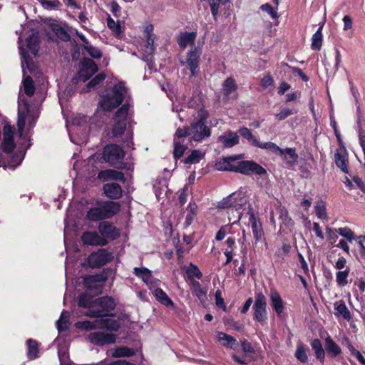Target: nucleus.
Returning a JSON list of instances; mask_svg holds the SVG:
<instances>
[{
  "label": "nucleus",
  "instance_id": "61",
  "mask_svg": "<svg viewBox=\"0 0 365 365\" xmlns=\"http://www.w3.org/2000/svg\"><path fill=\"white\" fill-rule=\"evenodd\" d=\"M41 4L45 9H58L60 6H61V3L58 0H53V1H40Z\"/></svg>",
  "mask_w": 365,
  "mask_h": 365
},
{
  "label": "nucleus",
  "instance_id": "63",
  "mask_svg": "<svg viewBox=\"0 0 365 365\" xmlns=\"http://www.w3.org/2000/svg\"><path fill=\"white\" fill-rule=\"evenodd\" d=\"M292 114L293 111L292 109L288 108H283L278 113L275 114V118L279 120H282Z\"/></svg>",
  "mask_w": 365,
  "mask_h": 365
},
{
  "label": "nucleus",
  "instance_id": "49",
  "mask_svg": "<svg viewBox=\"0 0 365 365\" xmlns=\"http://www.w3.org/2000/svg\"><path fill=\"white\" fill-rule=\"evenodd\" d=\"M316 215L321 220H327V210L325 203L322 201L319 202L315 206Z\"/></svg>",
  "mask_w": 365,
  "mask_h": 365
},
{
  "label": "nucleus",
  "instance_id": "22",
  "mask_svg": "<svg viewBox=\"0 0 365 365\" xmlns=\"http://www.w3.org/2000/svg\"><path fill=\"white\" fill-rule=\"evenodd\" d=\"M82 241L85 245L104 246L107 245L106 238L101 237L96 232H86L82 235Z\"/></svg>",
  "mask_w": 365,
  "mask_h": 365
},
{
  "label": "nucleus",
  "instance_id": "40",
  "mask_svg": "<svg viewBox=\"0 0 365 365\" xmlns=\"http://www.w3.org/2000/svg\"><path fill=\"white\" fill-rule=\"evenodd\" d=\"M204 154L199 150H193L191 153L184 160L186 164H195L200 162Z\"/></svg>",
  "mask_w": 365,
  "mask_h": 365
},
{
  "label": "nucleus",
  "instance_id": "46",
  "mask_svg": "<svg viewBox=\"0 0 365 365\" xmlns=\"http://www.w3.org/2000/svg\"><path fill=\"white\" fill-rule=\"evenodd\" d=\"M106 78V74L104 73H101L96 75L93 79H91L86 86V89H84L83 91L86 92L89 91L91 88H94L96 86L101 83Z\"/></svg>",
  "mask_w": 365,
  "mask_h": 365
},
{
  "label": "nucleus",
  "instance_id": "56",
  "mask_svg": "<svg viewBox=\"0 0 365 365\" xmlns=\"http://www.w3.org/2000/svg\"><path fill=\"white\" fill-rule=\"evenodd\" d=\"M187 146L181 144L179 142H175V147L173 150V156L175 159H179L182 157L187 149Z\"/></svg>",
  "mask_w": 365,
  "mask_h": 365
},
{
  "label": "nucleus",
  "instance_id": "54",
  "mask_svg": "<svg viewBox=\"0 0 365 365\" xmlns=\"http://www.w3.org/2000/svg\"><path fill=\"white\" fill-rule=\"evenodd\" d=\"M196 208H197V206L195 204L192 205L191 203H190L189 212L187 214L185 222V225L186 226H189L192 223L194 218L196 215Z\"/></svg>",
  "mask_w": 365,
  "mask_h": 365
},
{
  "label": "nucleus",
  "instance_id": "18",
  "mask_svg": "<svg viewBox=\"0 0 365 365\" xmlns=\"http://www.w3.org/2000/svg\"><path fill=\"white\" fill-rule=\"evenodd\" d=\"M15 147L14 142V128L6 124L3 128V142L1 148L4 152L9 153Z\"/></svg>",
  "mask_w": 365,
  "mask_h": 365
},
{
  "label": "nucleus",
  "instance_id": "17",
  "mask_svg": "<svg viewBox=\"0 0 365 365\" xmlns=\"http://www.w3.org/2000/svg\"><path fill=\"white\" fill-rule=\"evenodd\" d=\"M88 339L91 343L98 346L113 344L115 341V336L114 334L101 331L91 333Z\"/></svg>",
  "mask_w": 365,
  "mask_h": 365
},
{
  "label": "nucleus",
  "instance_id": "34",
  "mask_svg": "<svg viewBox=\"0 0 365 365\" xmlns=\"http://www.w3.org/2000/svg\"><path fill=\"white\" fill-rule=\"evenodd\" d=\"M325 349L332 357L339 356L341 352L340 346L329 336L325 339Z\"/></svg>",
  "mask_w": 365,
  "mask_h": 365
},
{
  "label": "nucleus",
  "instance_id": "57",
  "mask_svg": "<svg viewBox=\"0 0 365 365\" xmlns=\"http://www.w3.org/2000/svg\"><path fill=\"white\" fill-rule=\"evenodd\" d=\"M349 271L348 269H346L344 271H339L336 273V278L339 285L344 286L348 283L347 277L349 275Z\"/></svg>",
  "mask_w": 365,
  "mask_h": 365
},
{
  "label": "nucleus",
  "instance_id": "16",
  "mask_svg": "<svg viewBox=\"0 0 365 365\" xmlns=\"http://www.w3.org/2000/svg\"><path fill=\"white\" fill-rule=\"evenodd\" d=\"M103 155L106 162L114 165L120 162L125 153L120 146L110 145L104 148Z\"/></svg>",
  "mask_w": 365,
  "mask_h": 365
},
{
  "label": "nucleus",
  "instance_id": "13",
  "mask_svg": "<svg viewBox=\"0 0 365 365\" xmlns=\"http://www.w3.org/2000/svg\"><path fill=\"white\" fill-rule=\"evenodd\" d=\"M19 53L22 58L21 66L23 71L24 72V69L26 68L31 73L34 72L36 66L34 58L37 57L38 47H19Z\"/></svg>",
  "mask_w": 365,
  "mask_h": 365
},
{
  "label": "nucleus",
  "instance_id": "8",
  "mask_svg": "<svg viewBox=\"0 0 365 365\" xmlns=\"http://www.w3.org/2000/svg\"><path fill=\"white\" fill-rule=\"evenodd\" d=\"M253 319L264 325L267 320V299L262 292H257L255 294V301L253 305Z\"/></svg>",
  "mask_w": 365,
  "mask_h": 365
},
{
  "label": "nucleus",
  "instance_id": "35",
  "mask_svg": "<svg viewBox=\"0 0 365 365\" xmlns=\"http://www.w3.org/2000/svg\"><path fill=\"white\" fill-rule=\"evenodd\" d=\"M238 133L242 138L246 139L250 144L257 148H259V146H261V143L252 134V133L249 128L246 127L241 128L240 129H239Z\"/></svg>",
  "mask_w": 365,
  "mask_h": 365
},
{
  "label": "nucleus",
  "instance_id": "31",
  "mask_svg": "<svg viewBox=\"0 0 365 365\" xmlns=\"http://www.w3.org/2000/svg\"><path fill=\"white\" fill-rule=\"evenodd\" d=\"M283 154H280L284 163L288 166L294 165L298 159V155L294 148H287L282 150Z\"/></svg>",
  "mask_w": 365,
  "mask_h": 365
},
{
  "label": "nucleus",
  "instance_id": "51",
  "mask_svg": "<svg viewBox=\"0 0 365 365\" xmlns=\"http://www.w3.org/2000/svg\"><path fill=\"white\" fill-rule=\"evenodd\" d=\"M186 272L189 278L192 279L194 277L197 279H201L202 274L196 265L190 264V267L187 269Z\"/></svg>",
  "mask_w": 365,
  "mask_h": 365
},
{
  "label": "nucleus",
  "instance_id": "12",
  "mask_svg": "<svg viewBox=\"0 0 365 365\" xmlns=\"http://www.w3.org/2000/svg\"><path fill=\"white\" fill-rule=\"evenodd\" d=\"M95 307L97 309H89L88 315L93 317L99 318L107 315V312L115 308V302L111 297H103L94 301Z\"/></svg>",
  "mask_w": 365,
  "mask_h": 365
},
{
  "label": "nucleus",
  "instance_id": "52",
  "mask_svg": "<svg viewBox=\"0 0 365 365\" xmlns=\"http://www.w3.org/2000/svg\"><path fill=\"white\" fill-rule=\"evenodd\" d=\"M279 218L282 220L283 223L286 225H290L292 224L291 217L289 216L287 210L283 207H279L277 209Z\"/></svg>",
  "mask_w": 365,
  "mask_h": 365
},
{
  "label": "nucleus",
  "instance_id": "25",
  "mask_svg": "<svg viewBox=\"0 0 365 365\" xmlns=\"http://www.w3.org/2000/svg\"><path fill=\"white\" fill-rule=\"evenodd\" d=\"M81 53L84 56L89 55L93 58H99L102 56V53L98 47H75V50L72 53L73 60L78 59Z\"/></svg>",
  "mask_w": 365,
  "mask_h": 365
},
{
  "label": "nucleus",
  "instance_id": "24",
  "mask_svg": "<svg viewBox=\"0 0 365 365\" xmlns=\"http://www.w3.org/2000/svg\"><path fill=\"white\" fill-rule=\"evenodd\" d=\"M24 38L26 46H39L41 42L40 32L37 29H31L29 31H25L19 37V40Z\"/></svg>",
  "mask_w": 365,
  "mask_h": 365
},
{
  "label": "nucleus",
  "instance_id": "28",
  "mask_svg": "<svg viewBox=\"0 0 365 365\" xmlns=\"http://www.w3.org/2000/svg\"><path fill=\"white\" fill-rule=\"evenodd\" d=\"M217 338L218 341L225 347L230 349H236L238 346V341L231 335H229L222 331L217 333Z\"/></svg>",
  "mask_w": 365,
  "mask_h": 365
},
{
  "label": "nucleus",
  "instance_id": "5",
  "mask_svg": "<svg viewBox=\"0 0 365 365\" xmlns=\"http://www.w3.org/2000/svg\"><path fill=\"white\" fill-rule=\"evenodd\" d=\"M253 240L252 242V252L254 255H262L264 249H267V244L264 235L262 227L253 215L251 217Z\"/></svg>",
  "mask_w": 365,
  "mask_h": 365
},
{
  "label": "nucleus",
  "instance_id": "38",
  "mask_svg": "<svg viewBox=\"0 0 365 365\" xmlns=\"http://www.w3.org/2000/svg\"><path fill=\"white\" fill-rule=\"evenodd\" d=\"M155 296L156 299L166 307L173 306L172 300L168 297L167 294L161 289L155 290Z\"/></svg>",
  "mask_w": 365,
  "mask_h": 365
},
{
  "label": "nucleus",
  "instance_id": "59",
  "mask_svg": "<svg viewBox=\"0 0 365 365\" xmlns=\"http://www.w3.org/2000/svg\"><path fill=\"white\" fill-rule=\"evenodd\" d=\"M78 305L82 307H89L90 309H94V302L91 304V299L86 294H82L78 301Z\"/></svg>",
  "mask_w": 365,
  "mask_h": 365
},
{
  "label": "nucleus",
  "instance_id": "30",
  "mask_svg": "<svg viewBox=\"0 0 365 365\" xmlns=\"http://www.w3.org/2000/svg\"><path fill=\"white\" fill-rule=\"evenodd\" d=\"M196 37V31L180 32L178 36L177 42L178 43V46H195Z\"/></svg>",
  "mask_w": 365,
  "mask_h": 365
},
{
  "label": "nucleus",
  "instance_id": "64",
  "mask_svg": "<svg viewBox=\"0 0 365 365\" xmlns=\"http://www.w3.org/2000/svg\"><path fill=\"white\" fill-rule=\"evenodd\" d=\"M210 1V11L215 19H217L218 15V11L220 8V4L221 0H209Z\"/></svg>",
  "mask_w": 365,
  "mask_h": 365
},
{
  "label": "nucleus",
  "instance_id": "58",
  "mask_svg": "<svg viewBox=\"0 0 365 365\" xmlns=\"http://www.w3.org/2000/svg\"><path fill=\"white\" fill-rule=\"evenodd\" d=\"M191 284L194 294L197 298L200 299L202 297L205 295V292L202 290L200 282L195 279H191Z\"/></svg>",
  "mask_w": 365,
  "mask_h": 365
},
{
  "label": "nucleus",
  "instance_id": "39",
  "mask_svg": "<svg viewBox=\"0 0 365 365\" xmlns=\"http://www.w3.org/2000/svg\"><path fill=\"white\" fill-rule=\"evenodd\" d=\"M294 356L302 363H306L307 361L308 356L307 354V348L302 343L297 344Z\"/></svg>",
  "mask_w": 365,
  "mask_h": 365
},
{
  "label": "nucleus",
  "instance_id": "9",
  "mask_svg": "<svg viewBox=\"0 0 365 365\" xmlns=\"http://www.w3.org/2000/svg\"><path fill=\"white\" fill-rule=\"evenodd\" d=\"M78 328L91 330L96 328H106L110 331H117L120 327L118 321L111 319H96L94 322L84 321L76 324Z\"/></svg>",
  "mask_w": 365,
  "mask_h": 365
},
{
  "label": "nucleus",
  "instance_id": "4",
  "mask_svg": "<svg viewBox=\"0 0 365 365\" xmlns=\"http://www.w3.org/2000/svg\"><path fill=\"white\" fill-rule=\"evenodd\" d=\"M120 210L118 202L113 201L98 202L87 212L86 217L91 221L110 218Z\"/></svg>",
  "mask_w": 365,
  "mask_h": 365
},
{
  "label": "nucleus",
  "instance_id": "44",
  "mask_svg": "<svg viewBox=\"0 0 365 365\" xmlns=\"http://www.w3.org/2000/svg\"><path fill=\"white\" fill-rule=\"evenodd\" d=\"M154 26L153 24H148L144 29V35L147 39L146 46H154L155 36L153 34Z\"/></svg>",
  "mask_w": 365,
  "mask_h": 365
},
{
  "label": "nucleus",
  "instance_id": "26",
  "mask_svg": "<svg viewBox=\"0 0 365 365\" xmlns=\"http://www.w3.org/2000/svg\"><path fill=\"white\" fill-rule=\"evenodd\" d=\"M98 178L103 181L118 180L124 182L125 180L124 174L122 172L108 169L99 172Z\"/></svg>",
  "mask_w": 365,
  "mask_h": 365
},
{
  "label": "nucleus",
  "instance_id": "47",
  "mask_svg": "<svg viewBox=\"0 0 365 365\" xmlns=\"http://www.w3.org/2000/svg\"><path fill=\"white\" fill-rule=\"evenodd\" d=\"M143 48V47H141ZM145 49H142L139 54L135 52L133 53V55L139 56L143 61H148L150 59L151 56L154 52V47H144Z\"/></svg>",
  "mask_w": 365,
  "mask_h": 365
},
{
  "label": "nucleus",
  "instance_id": "45",
  "mask_svg": "<svg viewBox=\"0 0 365 365\" xmlns=\"http://www.w3.org/2000/svg\"><path fill=\"white\" fill-rule=\"evenodd\" d=\"M259 148H262V149L269 150L272 153L276 154V155H279L280 154H283V152H282L283 149L279 148L277 145H276L275 143H274L272 142H267V143H261V146H259Z\"/></svg>",
  "mask_w": 365,
  "mask_h": 365
},
{
  "label": "nucleus",
  "instance_id": "55",
  "mask_svg": "<svg viewBox=\"0 0 365 365\" xmlns=\"http://www.w3.org/2000/svg\"><path fill=\"white\" fill-rule=\"evenodd\" d=\"M322 26H319L317 31L313 34L311 46H322L323 41Z\"/></svg>",
  "mask_w": 365,
  "mask_h": 365
},
{
  "label": "nucleus",
  "instance_id": "1",
  "mask_svg": "<svg viewBox=\"0 0 365 365\" xmlns=\"http://www.w3.org/2000/svg\"><path fill=\"white\" fill-rule=\"evenodd\" d=\"M35 86L34 81L30 76H26L22 81V88L19 94L18 101V122L17 127L19 135L23 136V131L26 122L29 123V127L31 128L37 118L34 113V109L36 108L39 102L42 101L41 94L36 93L34 99L40 98L37 102H31V98L35 94Z\"/></svg>",
  "mask_w": 365,
  "mask_h": 365
},
{
  "label": "nucleus",
  "instance_id": "27",
  "mask_svg": "<svg viewBox=\"0 0 365 365\" xmlns=\"http://www.w3.org/2000/svg\"><path fill=\"white\" fill-rule=\"evenodd\" d=\"M104 194L110 199L116 200L122 196L121 186L117 183H106L103 187Z\"/></svg>",
  "mask_w": 365,
  "mask_h": 365
},
{
  "label": "nucleus",
  "instance_id": "3",
  "mask_svg": "<svg viewBox=\"0 0 365 365\" xmlns=\"http://www.w3.org/2000/svg\"><path fill=\"white\" fill-rule=\"evenodd\" d=\"M127 95V88L122 82L113 88H107L101 96L100 107L105 111H110L118 107Z\"/></svg>",
  "mask_w": 365,
  "mask_h": 365
},
{
  "label": "nucleus",
  "instance_id": "32",
  "mask_svg": "<svg viewBox=\"0 0 365 365\" xmlns=\"http://www.w3.org/2000/svg\"><path fill=\"white\" fill-rule=\"evenodd\" d=\"M334 160L336 166L345 173H348V158L345 150H337L334 154Z\"/></svg>",
  "mask_w": 365,
  "mask_h": 365
},
{
  "label": "nucleus",
  "instance_id": "2",
  "mask_svg": "<svg viewBox=\"0 0 365 365\" xmlns=\"http://www.w3.org/2000/svg\"><path fill=\"white\" fill-rule=\"evenodd\" d=\"M48 26L50 31L47 33V37L53 43H71L72 40H73L74 46H78L73 38L76 35L78 36L83 42L87 43L86 38L83 35L78 34L76 29L66 22H58L56 20H53L48 24Z\"/></svg>",
  "mask_w": 365,
  "mask_h": 365
},
{
  "label": "nucleus",
  "instance_id": "15",
  "mask_svg": "<svg viewBox=\"0 0 365 365\" xmlns=\"http://www.w3.org/2000/svg\"><path fill=\"white\" fill-rule=\"evenodd\" d=\"M113 257L111 253L104 249H101L98 252H93L88 256V263L92 268H98L110 262Z\"/></svg>",
  "mask_w": 365,
  "mask_h": 365
},
{
  "label": "nucleus",
  "instance_id": "33",
  "mask_svg": "<svg viewBox=\"0 0 365 365\" xmlns=\"http://www.w3.org/2000/svg\"><path fill=\"white\" fill-rule=\"evenodd\" d=\"M269 297L272 307H273L277 314L280 317L284 309V302L280 295L277 291L272 290L270 293Z\"/></svg>",
  "mask_w": 365,
  "mask_h": 365
},
{
  "label": "nucleus",
  "instance_id": "20",
  "mask_svg": "<svg viewBox=\"0 0 365 365\" xmlns=\"http://www.w3.org/2000/svg\"><path fill=\"white\" fill-rule=\"evenodd\" d=\"M101 237L106 238V242L113 240L119 236V232L113 225L108 222H101L98 226Z\"/></svg>",
  "mask_w": 365,
  "mask_h": 365
},
{
  "label": "nucleus",
  "instance_id": "11",
  "mask_svg": "<svg viewBox=\"0 0 365 365\" xmlns=\"http://www.w3.org/2000/svg\"><path fill=\"white\" fill-rule=\"evenodd\" d=\"M98 71V66L93 60L84 56L80 62L79 71L73 78V81L85 82Z\"/></svg>",
  "mask_w": 365,
  "mask_h": 365
},
{
  "label": "nucleus",
  "instance_id": "37",
  "mask_svg": "<svg viewBox=\"0 0 365 365\" xmlns=\"http://www.w3.org/2000/svg\"><path fill=\"white\" fill-rule=\"evenodd\" d=\"M312 348L314 351L316 358L322 363L324 361L325 352L319 339H314L311 343Z\"/></svg>",
  "mask_w": 365,
  "mask_h": 365
},
{
  "label": "nucleus",
  "instance_id": "60",
  "mask_svg": "<svg viewBox=\"0 0 365 365\" xmlns=\"http://www.w3.org/2000/svg\"><path fill=\"white\" fill-rule=\"evenodd\" d=\"M107 26L109 29L117 34H120L121 32V26L119 21H115L110 16L107 18Z\"/></svg>",
  "mask_w": 365,
  "mask_h": 365
},
{
  "label": "nucleus",
  "instance_id": "48",
  "mask_svg": "<svg viewBox=\"0 0 365 365\" xmlns=\"http://www.w3.org/2000/svg\"><path fill=\"white\" fill-rule=\"evenodd\" d=\"M357 123L359 124L358 129V135H359V143L364 153V167H365V131L362 130L360 118H358Z\"/></svg>",
  "mask_w": 365,
  "mask_h": 365
},
{
  "label": "nucleus",
  "instance_id": "41",
  "mask_svg": "<svg viewBox=\"0 0 365 365\" xmlns=\"http://www.w3.org/2000/svg\"><path fill=\"white\" fill-rule=\"evenodd\" d=\"M69 313L66 311H63L60 319L56 322V326L58 331H63L68 329Z\"/></svg>",
  "mask_w": 365,
  "mask_h": 365
},
{
  "label": "nucleus",
  "instance_id": "43",
  "mask_svg": "<svg viewBox=\"0 0 365 365\" xmlns=\"http://www.w3.org/2000/svg\"><path fill=\"white\" fill-rule=\"evenodd\" d=\"M135 274L142 279L145 283H148L152 277L151 272L146 268H134Z\"/></svg>",
  "mask_w": 365,
  "mask_h": 365
},
{
  "label": "nucleus",
  "instance_id": "10",
  "mask_svg": "<svg viewBox=\"0 0 365 365\" xmlns=\"http://www.w3.org/2000/svg\"><path fill=\"white\" fill-rule=\"evenodd\" d=\"M211 135V130L205 125L203 118L192 122L190 126V137L191 140L201 142Z\"/></svg>",
  "mask_w": 365,
  "mask_h": 365
},
{
  "label": "nucleus",
  "instance_id": "14",
  "mask_svg": "<svg viewBox=\"0 0 365 365\" xmlns=\"http://www.w3.org/2000/svg\"><path fill=\"white\" fill-rule=\"evenodd\" d=\"M235 173H240L246 175H250L255 173L259 175L266 174V170L252 160H242L236 163Z\"/></svg>",
  "mask_w": 365,
  "mask_h": 365
},
{
  "label": "nucleus",
  "instance_id": "62",
  "mask_svg": "<svg viewBox=\"0 0 365 365\" xmlns=\"http://www.w3.org/2000/svg\"><path fill=\"white\" fill-rule=\"evenodd\" d=\"M260 9L263 11H266L274 19H276L279 17L277 11L274 10V9L269 4H264L261 5Z\"/></svg>",
  "mask_w": 365,
  "mask_h": 365
},
{
  "label": "nucleus",
  "instance_id": "7",
  "mask_svg": "<svg viewBox=\"0 0 365 365\" xmlns=\"http://www.w3.org/2000/svg\"><path fill=\"white\" fill-rule=\"evenodd\" d=\"M202 53L200 47H191L185 56L180 57V63L190 71L191 76H196L199 71V61Z\"/></svg>",
  "mask_w": 365,
  "mask_h": 365
},
{
  "label": "nucleus",
  "instance_id": "42",
  "mask_svg": "<svg viewBox=\"0 0 365 365\" xmlns=\"http://www.w3.org/2000/svg\"><path fill=\"white\" fill-rule=\"evenodd\" d=\"M28 345V356L31 359H34L37 357L38 353V344L36 341L33 339H29L27 341Z\"/></svg>",
  "mask_w": 365,
  "mask_h": 365
},
{
  "label": "nucleus",
  "instance_id": "6",
  "mask_svg": "<svg viewBox=\"0 0 365 365\" xmlns=\"http://www.w3.org/2000/svg\"><path fill=\"white\" fill-rule=\"evenodd\" d=\"M130 113V105L128 103L123 104L115 113L114 125L112 133L114 136H120L126 127Z\"/></svg>",
  "mask_w": 365,
  "mask_h": 365
},
{
  "label": "nucleus",
  "instance_id": "23",
  "mask_svg": "<svg viewBox=\"0 0 365 365\" xmlns=\"http://www.w3.org/2000/svg\"><path fill=\"white\" fill-rule=\"evenodd\" d=\"M217 142L222 143L225 148H232L237 145L240 138L237 133L229 130L217 138Z\"/></svg>",
  "mask_w": 365,
  "mask_h": 365
},
{
  "label": "nucleus",
  "instance_id": "19",
  "mask_svg": "<svg viewBox=\"0 0 365 365\" xmlns=\"http://www.w3.org/2000/svg\"><path fill=\"white\" fill-rule=\"evenodd\" d=\"M241 158L240 155H234L227 158H222L217 160L215 168L220 171H235L236 160Z\"/></svg>",
  "mask_w": 365,
  "mask_h": 365
},
{
  "label": "nucleus",
  "instance_id": "21",
  "mask_svg": "<svg viewBox=\"0 0 365 365\" xmlns=\"http://www.w3.org/2000/svg\"><path fill=\"white\" fill-rule=\"evenodd\" d=\"M239 195L240 194L237 195L236 193H232L230 195L227 197L223 198L219 202L218 207L221 209L234 207L236 210H240L242 205L244 204V200L242 198H240L238 200L237 196Z\"/></svg>",
  "mask_w": 365,
  "mask_h": 365
},
{
  "label": "nucleus",
  "instance_id": "29",
  "mask_svg": "<svg viewBox=\"0 0 365 365\" xmlns=\"http://www.w3.org/2000/svg\"><path fill=\"white\" fill-rule=\"evenodd\" d=\"M334 315L336 317H341L346 321H350L351 314L343 300H339L334 304Z\"/></svg>",
  "mask_w": 365,
  "mask_h": 365
},
{
  "label": "nucleus",
  "instance_id": "50",
  "mask_svg": "<svg viewBox=\"0 0 365 365\" xmlns=\"http://www.w3.org/2000/svg\"><path fill=\"white\" fill-rule=\"evenodd\" d=\"M133 354V351L127 347H118L115 349L112 355L115 357L130 356Z\"/></svg>",
  "mask_w": 365,
  "mask_h": 365
},
{
  "label": "nucleus",
  "instance_id": "53",
  "mask_svg": "<svg viewBox=\"0 0 365 365\" xmlns=\"http://www.w3.org/2000/svg\"><path fill=\"white\" fill-rule=\"evenodd\" d=\"M336 232H337V233H339L341 236L345 237L349 242H352L354 240H355L354 232L349 227H341L336 230Z\"/></svg>",
  "mask_w": 365,
  "mask_h": 365
},
{
  "label": "nucleus",
  "instance_id": "36",
  "mask_svg": "<svg viewBox=\"0 0 365 365\" xmlns=\"http://www.w3.org/2000/svg\"><path fill=\"white\" fill-rule=\"evenodd\" d=\"M237 89V85L235 83V81L232 78H227L223 84H222V91L224 96L230 98L232 97V94L235 92Z\"/></svg>",
  "mask_w": 365,
  "mask_h": 365
}]
</instances>
